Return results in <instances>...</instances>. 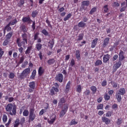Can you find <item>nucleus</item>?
Here are the masks:
<instances>
[{
  "label": "nucleus",
  "mask_w": 127,
  "mask_h": 127,
  "mask_svg": "<svg viewBox=\"0 0 127 127\" xmlns=\"http://www.w3.org/2000/svg\"><path fill=\"white\" fill-rule=\"evenodd\" d=\"M22 41L20 40V38H17L16 40V43L18 47H25L28 41V35L26 33H22L21 34Z\"/></svg>",
  "instance_id": "obj_1"
},
{
  "label": "nucleus",
  "mask_w": 127,
  "mask_h": 127,
  "mask_svg": "<svg viewBox=\"0 0 127 127\" xmlns=\"http://www.w3.org/2000/svg\"><path fill=\"white\" fill-rule=\"evenodd\" d=\"M6 112H9L10 116H15L16 115V107L13 106L12 103H8L5 107Z\"/></svg>",
  "instance_id": "obj_2"
},
{
  "label": "nucleus",
  "mask_w": 127,
  "mask_h": 127,
  "mask_svg": "<svg viewBox=\"0 0 127 127\" xmlns=\"http://www.w3.org/2000/svg\"><path fill=\"white\" fill-rule=\"evenodd\" d=\"M30 74V68L28 67L27 68H25L19 75V78L21 80L24 79V78H26L28 75Z\"/></svg>",
  "instance_id": "obj_3"
},
{
  "label": "nucleus",
  "mask_w": 127,
  "mask_h": 127,
  "mask_svg": "<svg viewBox=\"0 0 127 127\" xmlns=\"http://www.w3.org/2000/svg\"><path fill=\"white\" fill-rule=\"evenodd\" d=\"M34 108H30L29 110V119L28 122L30 123L31 122H33L34 120H35V118H36V115L34 113Z\"/></svg>",
  "instance_id": "obj_4"
},
{
  "label": "nucleus",
  "mask_w": 127,
  "mask_h": 127,
  "mask_svg": "<svg viewBox=\"0 0 127 127\" xmlns=\"http://www.w3.org/2000/svg\"><path fill=\"white\" fill-rule=\"evenodd\" d=\"M54 86L52 87V89L50 90V95L51 96H54L56 93H58L59 92V84L56 82L54 83Z\"/></svg>",
  "instance_id": "obj_5"
},
{
  "label": "nucleus",
  "mask_w": 127,
  "mask_h": 127,
  "mask_svg": "<svg viewBox=\"0 0 127 127\" xmlns=\"http://www.w3.org/2000/svg\"><path fill=\"white\" fill-rule=\"evenodd\" d=\"M36 86V84L35 83V82L32 81L29 82V89L28 90L29 93H32L34 91V89H35V87Z\"/></svg>",
  "instance_id": "obj_6"
},
{
  "label": "nucleus",
  "mask_w": 127,
  "mask_h": 127,
  "mask_svg": "<svg viewBox=\"0 0 127 127\" xmlns=\"http://www.w3.org/2000/svg\"><path fill=\"white\" fill-rule=\"evenodd\" d=\"M69 106L68 105H65L61 110L60 114V117L62 118L63 117H64L65 115H66V113H67L68 111V108Z\"/></svg>",
  "instance_id": "obj_7"
},
{
  "label": "nucleus",
  "mask_w": 127,
  "mask_h": 127,
  "mask_svg": "<svg viewBox=\"0 0 127 127\" xmlns=\"http://www.w3.org/2000/svg\"><path fill=\"white\" fill-rule=\"evenodd\" d=\"M122 62H121V61H118L115 63L113 69V73H115V72L117 71V70H118V69H119V68L122 66Z\"/></svg>",
  "instance_id": "obj_8"
},
{
  "label": "nucleus",
  "mask_w": 127,
  "mask_h": 127,
  "mask_svg": "<svg viewBox=\"0 0 127 127\" xmlns=\"http://www.w3.org/2000/svg\"><path fill=\"white\" fill-rule=\"evenodd\" d=\"M22 21L23 23H28V24H31V22H32V20L29 16L27 17H23L22 19Z\"/></svg>",
  "instance_id": "obj_9"
},
{
  "label": "nucleus",
  "mask_w": 127,
  "mask_h": 127,
  "mask_svg": "<svg viewBox=\"0 0 127 127\" xmlns=\"http://www.w3.org/2000/svg\"><path fill=\"white\" fill-rule=\"evenodd\" d=\"M126 59V57H125V53L124 51L120 50L119 54V61H121V62H123L124 60Z\"/></svg>",
  "instance_id": "obj_10"
},
{
  "label": "nucleus",
  "mask_w": 127,
  "mask_h": 127,
  "mask_svg": "<svg viewBox=\"0 0 127 127\" xmlns=\"http://www.w3.org/2000/svg\"><path fill=\"white\" fill-rule=\"evenodd\" d=\"M56 80L60 82V83H62L63 82V74L62 73H59L56 76Z\"/></svg>",
  "instance_id": "obj_11"
},
{
  "label": "nucleus",
  "mask_w": 127,
  "mask_h": 127,
  "mask_svg": "<svg viewBox=\"0 0 127 127\" xmlns=\"http://www.w3.org/2000/svg\"><path fill=\"white\" fill-rule=\"evenodd\" d=\"M98 41H99V39L97 38L93 39L91 42V48H95L96 46H97V44H98Z\"/></svg>",
  "instance_id": "obj_12"
},
{
  "label": "nucleus",
  "mask_w": 127,
  "mask_h": 127,
  "mask_svg": "<svg viewBox=\"0 0 127 127\" xmlns=\"http://www.w3.org/2000/svg\"><path fill=\"white\" fill-rule=\"evenodd\" d=\"M102 120L103 123H105V124L107 125H110V124H111V120L106 117H102Z\"/></svg>",
  "instance_id": "obj_13"
},
{
  "label": "nucleus",
  "mask_w": 127,
  "mask_h": 127,
  "mask_svg": "<svg viewBox=\"0 0 127 127\" xmlns=\"http://www.w3.org/2000/svg\"><path fill=\"white\" fill-rule=\"evenodd\" d=\"M109 42H110V38L109 37L106 38L104 40L103 43L102 44L103 47L104 48L107 47V46H108V45L109 44Z\"/></svg>",
  "instance_id": "obj_14"
},
{
  "label": "nucleus",
  "mask_w": 127,
  "mask_h": 127,
  "mask_svg": "<svg viewBox=\"0 0 127 127\" xmlns=\"http://www.w3.org/2000/svg\"><path fill=\"white\" fill-rule=\"evenodd\" d=\"M75 57L78 61H80V59H81V52H80V50H77L75 51Z\"/></svg>",
  "instance_id": "obj_15"
},
{
  "label": "nucleus",
  "mask_w": 127,
  "mask_h": 127,
  "mask_svg": "<svg viewBox=\"0 0 127 127\" xmlns=\"http://www.w3.org/2000/svg\"><path fill=\"white\" fill-rule=\"evenodd\" d=\"M110 58L111 56L109 54L104 55L103 56V63H107V62L110 60Z\"/></svg>",
  "instance_id": "obj_16"
},
{
  "label": "nucleus",
  "mask_w": 127,
  "mask_h": 127,
  "mask_svg": "<svg viewBox=\"0 0 127 127\" xmlns=\"http://www.w3.org/2000/svg\"><path fill=\"white\" fill-rule=\"evenodd\" d=\"M89 4H90V1L89 0H85L81 2V6L82 8L84 9V6H88Z\"/></svg>",
  "instance_id": "obj_17"
},
{
  "label": "nucleus",
  "mask_w": 127,
  "mask_h": 127,
  "mask_svg": "<svg viewBox=\"0 0 127 127\" xmlns=\"http://www.w3.org/2000/svg\"><path fill=\"white\" fill-rule=\"evenodd\" d=\"M39 76H41L44 74V68L42 66H40L38 71Z\"/></svg>",
  "instance_id": "obj_18"
},
{
  "label": "nucleus",
  "mask_w": 127,
  "mask_h": 127,
  "mask_svg": "<svg viewBox=\"0 0 127 127\" xmlns=\"http://www.w3.org/2000/svg\"><path fill=\"white\" fill-rule=\"evenodd\" d=\"M71 85V81H68L65 86V92L66 94H68L69 93V91H70V85Z\"/></svg>",
  "instance_id": "obj_19"
},
{
  "label": "nucleus",
  "mask_w": 127,
  "mask_h": 127,
  "mask_svg": "<svg viewBox=\"0 0 127 127\" xmlns=\"http://www.w3.org/2000/svg\"><path fill=\"white\" fill-rule=\"evenodd\" d=\"M49 47L50 48V49H53V46H54V44H55V40H54V39H52V40L50 41L49 42Z\"/></svg>",
  "instance_id": "obj_20"
},
{
  "label": "nucleus",
  "mask_w": 127,
  "mask_h": 127,
  "mask_svg": "<svg viewBox=\"0 0 127 127\" xmlns=\"http://www.w3.org/2000/svg\"><path fill=\"white\" fill-rule=\"evenodd\" d=\"M31 50H32V46H28L25 52V54H26V55H27V54H30Z\"/></svg>",
  "instance_id": "obj_21"
},
{
  "label": "nucleus",
  "mask_w": 127,
  "mask_h": 127,
  "mask_svg": "<svg viewBox=\"0 0 127 127\" xmlns=\"http://www.w3.org/2000/svg\"><path fill=\"white\" fill-rule=\"evenodd\" d=\"M122 94L117 93L116 94V99L119 103H121L122 101Z\"/></svg>",
  "instance_id": "obj_22"
},
{
  "label": "nucleus",
  "mask_w": 127,
  "mask_h": 127,
  "mask_svg": "<svg viewBox=\"0 0 127 127\" xmlns=\"http://www.w3.org/2000/svg\"><path fill=\"white\" fill-rule=\"evenodd\" d=\"M56 118H57L56 115H55L53 119H51V120H48V123L50 125H53V124H54V122L56 121Z\"/></svg>",
  "instance_id": "obj_23"
},
{
  "label": "nucleus",
  "mask_w": 127,
  "mask_h": 127,
  "mask_svg": "<svg viewBox=\"0 0 127 127\" xmlns=\"http://www.w3.org/2000/svg\"><path fill=\"white\" fill-rule=\"evenodd\" d=\"M36 49L38 51H40L42 49V44L41 43H37L36 44Z\"/></svg>",
  "instance_id": "obj_24"
},
{
  "label": "nucleus",
  "mask_w": 127,
  "mask_h": 127,
  "mask_svg": "<svg viewBox=\"0 0 127 127\" xmlns=\"http://www.w3.org/2000/svg\"><path fill=\"white\" fill-rule=\"evenodd\" d=\"M19 125H20V121L19 120V119H17L14 123L13 127H18V126H19Z\"/></svg>",
  "instance_id": "obj_25"
},
{
  "label": "nucleus",
  "mask_w": 127,
  "mask_h": 127,
  "mask_svg": "<svg viewBox=\"0 0 127 127\" xmlns=\"http://www.w3.org/2000/svg\"><path fill=\"white\" fill-rule=\"evenodd\" d=\"M102 9L104 11V13H107L109 11V5L108 4L103 6Z\"/></svg>",
  "instance_id": "obj_26"
},
{
  "label": "nucleus",
  "mask_w": 127,
  "mask_h": 127,
  "mask_svg": "<svg viewBox=\"0 0 127 127\" xmlns=\"http://www.w3.org/2000/svg\"><path fill=\"white\" fill-rule=\"evenodd\" d=\"M76 92L77 93H79V94H80V93H82V86H81V84L77 85L76 87Z\"/></svg>",
  "instance_id": "obj_27"
},
{
  "label": "nucleus",
  "mask_w": 127,
  "mask_h": 127,
  "mask_svg": "<svg viewBox=\"0 0 127 127\" xmlns=\"http://www.w3.org/2000/svg\"><path fill=\"white\" fill-rule=\"evenodd\" d=\"M118 94H120L122 95H124V94H126V89L124 88H121L120 89Z\"/></svg>",
  "instance_id": "obj_28"
},
{
  "label": "nucleus",
  "mask_w": 127,
  "mask_h": 127,
  "mask_svg": "<svg viewBox=\"0 0 127 127\" xmlns=\"http://www.w3.org/2000/svg\"><path fill=\"white\" fill-rule=\"evenodd\" d=\"M47 63L48 65H53L54 63H55V59H51L48 60Z\"/></svg>",
  "instance_id": "obj_29"
},
{
  "label": "nucleus",
  "mask_w": 127,
  "mask_h": 127,
  "mask_svg": "<svg viewBox=\"0 0 127 127\" xmlns=\"http://www.w3.org/2000/svg\"><path fill=\"white\" fill-rule=\"evenodd\" d=\"M35 76H36V69H34L30 76V79H35Z\"/></svg>",
  "instance_id": "obj_30"
},
{
  "label": "nucleus",
  "mask_w": 127,
  "mask_h": 127,
  "mask_svg": "<svg viewBox=\"0 0 127 127\" xmlns=\"http://www.w3.org/2000/svg\"><path fill=\"white\" fill-rule=\"evenodd\" d=\"M13 34V33H12V32H10L9 33H8L6 35V39H7V40H9L10 39V38H11V37L12 36Z\"/></svg>",
  "instance_id": "obj_31"
},
{
  "label": "nucleus",
  "mask_w": 127,
  "mask_h": 127,
  "mask_svg": "<svg viewBox=\"0 0 127 127\" xmlns=\"http://www.w3.org/2000/svg\"><path fill=\"white\" fill-rule=\"evenodd\" d=\"M21 30L23 32V33H26L27 32V29H26V26L24 25L20 27Z\"/></svg>",
  "instance_id": "obj_32"
},
{
  "label": "nucleus",
  "mask_w": 127,
  "mask_h": 127,
  "mask_svg": "<svg viewBox=\"0 0 127 127\" xmlns=\"http://www.w3.org/2000/svg\"><path fill=\"white\" fill-rule=\"evenodd\" d=\"M17 19L15 18L12 21H11L8 23L10 25H14V24H16L17 23Z\"/></svg>",
  "instance_id": "obj_33"
},
{
  "label": "nucleus",
  "mask_w": 127,
  "mask_h": 127,
  "mask_svg": "<svg viewBox=\"0 0 127 127\" xmlns=\"http://www.w3.org/2000/svg\"><path fill=\"white\" fill-rule=\"evenodd\" d=\"M90 90L92 91L93 94H96L97 92V87L95 86H91Z\"/></svg>",
  "instance_id": "obj_34"
},
{
  "label": "nucleus",
  "mask_w": 127,
  "mask_h": 127,
  "mask_svg": "<svg viewBox=\"0 0 127 127\" xmlns=\"http://www.w3.org/2000/svg\"><path fill=\"white\" fill-rule=\"evenodd\" d=\"M110 84H112L113 88H118V86H119L118 82H116L113 81L110 82Z\"/></svg>",
  "instance_id": "obj_35"
},
{
  "label": "nucleus",
  "mask_w": 127,
  "mask_h": 127,
  "mask_svg": "<svg viewBox=\"0 0 127 127\" xmlns=\"http://www.w3.org/2000/svg\"><path fill=\"white\" fill-rule=\"evenodd\" d=\"M5 29H6L7 32H9L11 30V27H10V25L9 24H7L4 27Z\"/></svg>",
  "instance_id": "obj_36"
},
{
  "label": "nucleus",
  "mask_w": 127,
  "mask_h": 127,
  "mask_svg": "<svg viewBox=\"0 0 127 127\" xmlns=\"http://www.w3.org/2000/svg\"><path fill=\"white\" fill-rule=\"evenodd\" d=\"M38 14V11L37 10L33 11L32 12L31 16L32 17H33V18H35V17Z\"/></svg>",
  "instance_id": "obj_37"
},
{
  "label": "nucleus",
  "mask_w": 127,
  "mask_h": 127,
  "mask_svg": "<svg viewBox=\"0 0 127 127\" xmlns=\"http://www.w3.org/2000/svg\"><path fill=\"white\" fill-rule=\"evenodd\" d=\"M103 64V62L100 60H98L95 63V66H100Z\"/></svg>",
  "instance_id": "obj_38"
},
{
  "label": "nucleus",
  "mask_w": 127,
  "mask_h": 127,
  "mask_svg": "<svg viewBox=\"0 0 127 127\" xmlns=\"http://www.w3.org/2000/svg\"><path fill=\"white\" fill-rule=\"evenodd\" d=\"M86 25V23H85L83 21H81L78 23V27H85V26Z\"/></svg>",
  "instance_id": "obj_39"
},
{
  "label": "nucleus",
  "mask_w": 127,
  "mask_h": 127,
  "mask_svg": "<svg viewBox=\"0 0 127 127\" xmlns=\"http://www.w3.org/2000/svg\"><path fill=\"white\" fill-rule=\"evenodd\" d=\"M72 16V14L68 13L66 17H65L64 19V21H67L69 18H71V17Z\"/></svg>",
  "instance_id": "obj_40"
},
{
  "label": "nucleus",
  "mask_w": 127,
  "mask_h": 127,
  "mask_svg": "<svg viewBox=\"0 0 127 127\" xmlns=\"http://www.w3.org/2000/svg\"><path fill=\"white\" fill-rule=\"evenodd\" d=\"M28 115H29V112L28 111V110H24L23 112V116L24 117H28Z\"/></svg>",
  "instance_id": "obj_41"
},
{
  "label": "nucleus",
  "mask_w": 127,
  "mask_h": 127,
  "mask_svg": "<svg viewBox=\"0 0 127 127\" xmlns=\"http://www.w3.org/2000/svg\"><path fill=\"white\" fill-rule=\"evenodd\" d=\"M84 38V34L81 33V34H79L78 37L77 38V41H81V40H83V38Z\"/></svg>",
  "instance_id": "obj_42"
},
{
  "label": "nucleus",
  "mask_w": 127,
  "mask_h": 127,
  "mask_svg": "<svg viewBox=\"0 0 127 127\" xmlns=\"http://www.w3.org/2000/svg\"><path fill=\"white\" fill-rule=\"evenodd\" d=\"M23 4H24V0H20L18 3V6L19 7H22Z\"/></svg>",
  "instance_id": "obj_43"
},
{
  "label": "nucleus",
  "mask_w": 127,
  "mask_h": 127,
  "mask_svg": "<svg viewBox=\"0 0 127 127\" xmlns=\"http://www.w3.org/2000/svg\"><path fill=\"white\" fill-rule=\"evenodd\" d=\"M117 125L118 126H120V125H122L123 124V119L122 118H118L117 120V121L116 122Z\"/></svg>",
  "instance_id": "obj_44"
},
{
  "label": "nucleus",
  "mask_w": 127,
  "mask_h": 127,
  "mask_svg": "<svg viewBox=\"0 0 127 127\" xmlns=\"http://www.w3.org/2000/svg\"><path fill=\"white\" fill-rule=\"evenodd\" d=\"M105 101H109L111 99V96L107 93H105L104 97Z\"/></svg>",
  "instance_id": "obj_45"
},
{
  "label": "nucleus",
  "mask_w": 127,
  "mask_h": 127,
  "mask_svg": "<svg viewBox=\"0 0 127 127\" xmlns=\"http://www.w3.org/2000/svg\"><path fill=\"white\" fill-rule=\"evenodd\" d=\"M15 77V74L13 72H10L8 75L9 79H13Z\"/></svg>",
  "instance_id": "obj_46"
},
{
  "label": "nucleus",
  "mask_w": 127,
  "mask_h": 127,
  "mask_svg": "<svg viewBox=\"0 0 127 127\" xmlns=\"http://www.w3.org/2000/svg\"><path fill=\"white\" fill-rule=\"evenodd\" d=\"M95 11H97V7H94L91 9L89 12V14H93V13H94V12H95Z\"/></svg>",
  "instance_id": "obj_47"
},
{
  "label": "nucleus",
  "mask_w": 127,
  "mask_h": 127,
  "mask_svg": "<svg viewBox=\"0 0 127 127\" xmlns=\"http://www.w3.org/2000/svg\"><path fill=\"white\" fill-rule=\"evenodd\" d=\"M42 33H43L45 36H48L49 33L45 29L42 30Z\"/></svg>",
  "instance_id": "obj_48"
},
{
  "label": "nucleus",
  "mask_w": 127,
  "mask_h": 127,
  "mask_svg": "<svg viewBox=\"0 0 127 127\" xmlns=\"http://www.w3.org/2000/svg\"><path fill=\"white\" fill-rule=\"evenodd\" d=\"M113 111H109L106 114V117L110 118V117H112V115H113Z\"/></svg>",
  "instance_id": "obj_49"
},
{
  "label": "nucleus",
  "mask_w": 127,
  "mask_h": 127,
  "mask_svg": "<svg viewBox=\"0 0 127 127\" xmlns=\"http://www.w3.org/2000/svg\"><path fill=\"white\" fill-rule=\"evenodd\" d=\"M112 6L113 7H119V6H120V3L118 2H114L112 4Z\"/></svg>",
  "instance_id": "obj_50"
},
{
  "label": "nucleus",
  "mask_w": 127,
  "mask_h": 127,
  "mask_svg": "<svg viewBox=\"0 0 127 127\" xmlns=\"http://www.w3.org/2000/svg\"><path fill=\"white\" fill-rule=\"evenodd\" d=\"M2 121L3 123H6L7 122V116L6 115L4 114L2 117Z\"/></svg>",
  "instance_id": "obj_51"
},
{
  "label": "nucleus",
  "mask_w": 127,
  "mask_h": 127,
  "mask_svg": "<svg viewBox=\"0 0 127 127\" xmlns=\"http://www.w3.org/2000/svg\"><path fill=\"white\" fill-rule=\"evenodd\" d=\"M59 103L60 104H65V103H66V100L65 99V98L63 97L61 98L59 101Z\"/></svg>",
  "instance_id": "obj_52"
},
{
  "label": "nucleus",
  "mask_w": 127,
  "mask_h": 127,
  "mask_svg": "<svg viewBox=\"0 0 127 127\" xmlns=\"http://www.w3.org/2000/svg\"><path fill=\"white\" fill-rule=\"evenodd\" d=\"M78 124V122H76L75 119H73L70 122V126H73L74 125H77Z\"/></svg>",
  "instance_id": "obj_53"
},
{
  "label": "nucleus",
  "mask_w": 127,
  "mask_h": 127,
  "mask_svg": "<svg viewBox=\"0 0 127 127\" xmlns=\"http://www.w3.org/2000/svg\"><path fill=\"white\" fill-rule=\"evenodd\" d=\"M3 54H4V51H2V49L0 47V59H1Z\"/></svg>",
  "instance_id": "obj_54"
},
{
  "label": "nucleus",
  "mask_w": 127,
  "mask_h": 127,
  "mask_svg": "<svg viewBox=\"0 0 127 127\" xmlns=\"http://www.w3.org/2000/svg\"><path fill=\"white\" fill-rule=\"evenodd\" d=\"M84 94L86 96H89V95H90V94H91V91L89 89H86L84 91Z\"/></svg>",
  "instance_id": "obj_55"
},
{
  "label": "nucleus",
  "mask_w": 127,
  "mask_h": 127,
  "mask_svg": "<svg viewBox=\"0 0 127 127\" xmlns=\"http://www.w3.org/2000/svg\"><path fill=\"white\" fill-rule=\"evenodd\" d=\"M8 42H9V41L8 40H7L6 39H5L2 43V46H6V45H7V44H8Z\"/></svg>",
  "instance_id": "obj_56"
},
{
  "label": "nucleus",
  "mask_w": 127,
  "mask_h": 127,
  "mask_svg": "<svg viewBox=\"0 0 127 127\" xmlns=\"http://www.w3.org/2000/svg\"><path fill=\"white\" fill-rule=\"evenodd\" d=\"M24 123H25V118L23 117L21 119V120L20 122V125H21V126H23Z\"/></svg>",
  "instance_id": "obj_57"
},
{
  "label": "nucleus",
  "mask_w": 127,
  "mask_h": 127,
  "mask_svg": "<svg viewBox=\"0 0 127 127\" xmlns=\"http://www.w3.org/2000/svg\"><path fill=\"white\" fill-rule=\"evenodd\" d=\"M103 107H104V105L102 104H100L97 106V110H103Z\"/></svg>",
  "instance_id": "obj_58"
},
{
  "label": "nucleus",
  "mask_w": 127,
  "mask_h": 127,
  "mask_svg": "<svg viewBox=\"0 0 127 127\" xmlns=\"http://www.w3.org/2000/svg\"><path fill=\"white\" fill-rule=\"evenodd\" d=\"M75 60H74V59H72L70 61V65L71 67H73L74 65H75Z\"/></svg>",
  "instance_id": "obj_59"
},
{
  "label": "nucleus",
  "mask_w": 127,
  "mask_h": 127,
  "mask_svg": "<svg viewBox=\"0 0 127 127\" xmlns=\"http://www.w3.org/2000/svg\"><path fill=\"white\" fill-rule=\"evenodd\" d=\"M23 61H24V57L22 56L20 58V60L18 63V64H21L23 63Z\"/></svg>",
  "instance_id": "obj_60"
},
{
  "label": "nucleus",
  "mask_w": 127,
  "mask_h": 127,
  "mask_svg": "<svg viewBox=\"0 0 127 127\" xmlns=\"http://www.w3.org/2000/svg\"><path fill=\"white\" fill-rule=\"evenodd\" d=\"M107 80L105 79L101 83V86H102V87H106V86L107 85Z\"/></svg>",
  "instance_id": "obj_61"
},
{
  "label": "nucleus",
  "mask_w": 127,
  "mask_h": 127,
  "mask_svg": "<svg viewBox=\"0 0 127 127\" xmlns=\"http://www.w3.org/2000/svg\"><path fill=\"white\" fill-rule=\"evenodd\" d=\"M38 35H39V33H36L34 34V41H35V40H37L38 38Z\"/></svg>",
  "instance_id": "obj_62"
},
{
  "label": "nucleus",
  "mask_w": 127,
  "mask_h": 127,
  "mask_svg": "<svg viewBox=\"0 0 127 127\" xmlns=\"http://www.w3.org/2000/svg\"><path fill=\"white\" fill-rule=\"evenodd\" d=\"M118 104H113L112 106V109H113V110H116V109H118Z\"/></svg>",
  "instance_id": "obj_63"
},
{
  "label": "nucleus",
  "mask_w": 127,
  "mask_h": 127,
  "mask_svg": "<svg viewBox=\"0 0 127 127\" xmlns=\"http://www.w3.org/2000/svg\"><path fill=\"white\" fill-rule=\"evenodd\" d=\"M35 27H36L35 21H33V24L32 25V28L33 30H35Z\"/></svg>",
  "instance_id": "obj_64"
}]
</instances>
